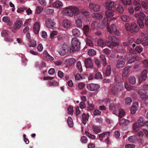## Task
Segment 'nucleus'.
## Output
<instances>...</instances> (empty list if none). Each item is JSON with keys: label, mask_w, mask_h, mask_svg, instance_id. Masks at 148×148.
Masks as SVG:
<instances>
[{"label": "nucleus", "mask_w": 148, "mask_h": 148, "mask_svg": "<svg viewBox=\"0 0 148 148\" xmlns=\"http://www.w3.org/2000/svg\"><path fill=\"white\" fill-rule=\"evenodd\" d=\"M62 13L63 14H66L71 17L73 16V13L74 14V15H77L79 14V9L77 7L71 6L64 10Z\"/></svg>", "instance_id": "1"}, {"label": "nucleus", "mask_w": 148, "mask_h": 148, "mask_svg": "<svg viewBox=\"0 0 148 148\" xmlns=\"http://www.w3.org/2000/svg\"><path fill=\"white\" fill-rule=\"evenodd\" d=\"M80 43L77 38H73L71 41V51L73 52L74 51H78L80 47Z\"/></svg>", "instance_id": "2"}, {"label": "nucleus", "mask_w": 148, "mask_h": 148, "mask_svg": "<svg viewBox=\"0 0 148 148\" xmlns=\"http://www.w3.org/2000/svg\"><path fill=\"white\" fill-rule=\"evenodd\" d=\"M125 27L127 31L132 33L137 32L139 30V27L134 23H132L131 26L129 24L126 23L125 24Z\"/></svg>", "instance_id": "3"}, {"label": "nucleus", "mask_w": 148, "mask_h": 148, "mask_svg": "<svg viewBox=\"0 0 148 148\" xmlns=\"http://www.w3.org/2000/svg\"><path fill=\"white\" fill-rule=\"evenodd\" d=\"M69 49L68 45L64 43L60 46L58 52L60 55L63 56L67 53Z\"/></svg>", "instance_id": "4"}, {"label": "nucleus", "mask_w": 148, "mask_h": 148, "mask_svg": "<svg viewBox=\"0 0 148 148\" xmlns=\"http://www.w3.org/2000/svg\"><path fill=\"white\" fill-rule=\"evenodd\" d=\"M23 23L22 21L18 20L16 21L13 25V27H11L10 29L13 33H16L17 29H19L22 26Z\"/></svg>", "instance_id": "5"}, {"label": "nucleus", "mask_w": 148, "mask_h": 148, "mask_svg": "<svg viewBox=\"0 0 148 148\" xmlns=\"http://www.w3.org/2000/svg\"><path fill=\"white\" fill-rule=\"evenodd\" d=\"M100 86L96 84L91 83L87 84V88L90 91H95L97 90L99 88Z\"/></svg>", "instance_id": "6"}, {"label": "nucleus", "mask_w": 148, "mask_h": 148, "mask_svg": "<svg viewBox=\"0 0 148 148\" xmlns=\"http://www.w3.org/2000/svg\"><path fill=\"white\" fill-rule=\"evenodd\" d=\"M45 22L47 27L49 28H52L56 24V23L54 20L51 18L46 19Z\"/></svg>", "instance_id": "7"}, {"label": "nucleus", "mask_w": 148, "mask_h": 148, "mask_svg": "<svg viewBox=\"0 0 148 148\" xmlns=\"http://www.w3.org/2000/svg\"><path fill=\"white\" fill-rule=\"evenodd\" d=\"M125 64V59L123 58L122 56H121L118 61L116 64V68L118 69H121L124 66Z\"/></svg>", "instance_id": "8"}, {"label": "nucleus", "mask_w": 148, "mask_h": 148, "mask_svg": "<svg viewBox=\"0 0 148 148\" xmlns=\"http://www.w3.org/2000/svg\"><path fill=\"white\" fill-rule=\"evenodd\" d=\"M89 8L92 10L96 12L99 11L100 9V7L99 5L92 3L89 4Z\"/></svg>", "instance_id": "9"}, {"label": "nucleus", "mask_w": 148, "mask_h": 148, "mask_svg": "<svg viewBox=\"0 0 148 148\" xmlns=\"http://www.w3.org/2000/svg\"><path fill=\"white\" fill-rule=\"evenodd\" d=\"M109 39L115 46H118L119 45V41L116 37L112 36H110L109 37Z\"/></svg>", "instance_id": "10"}, {"label": "nucleus", "mask_w": 148, "mask_h": 148, "mask_svg": "<svg viewBox=\"0 0 148 148\" xmlns=\"http://www.w3.org/2000/svg\"><path fill=\"white\" fill-rule=\"evenodd\" d=\"M85 66L87 68H93L92 59L90 58L86 59L84 60Z\"/></svg>", "instance_id": "11"}, {"label": "nucleus", "mask_w": 148, "mask_h": 148, "mask_svg": "<svg viewBox=\"0 0 148 148\" xmlns=\"http://www.w3.org/2000/svg\"><path fill=\"white\" fill-rule=\"evenodd\" d=\"M108 21V18L107 17H105L102 21L101 24H102L105 27V25H106L108 32L110 34H112V32L110 29V27H109V24L107 23Z\"/></svg>", "instance_id": "12"}, {"label": "nucleus", "mask_w": 148, "mask_h": 148, "mask_svg": "<svg viewBox=\"0 0 148 148\" xmlns=\"http://www.w3.org/2000/svg\"><path fill=\"white\" fill-rule=\"evenodd\" d=\"M147 71L144 69L142 73V75L139 77V83L141 84L143 80H145L147 78Z\"/></svg>", "instance_id": "13"}, {"label": "nucleus", "mask_w": 148, "mask_h": 148, "mask_svg": "<svg viewBox=\"0 0 148 148\" xmlns=\"http://www.w3.org/2000/svg\"><path fill=\"white\" fill-rule=\"evenodd\" d=\"M40 24L39 22H36L34 26V31L35 34H37L38 33L40 29Z\"/></svg>", "instance_id": "14"}, {"label": "nucleus", "mask_w": 148, "mask_h": 148, "mask_svg": "<svg viewBox=\"0 0 148 148\" xmlns=\"http://www.w3.org/2000/svg\"><path fill=\"white\" fill-rule=\"evenodd\" d=\"M141 58L138 56L134 55L129 59L128 60V63L129 64H131L132 63L135 62L136 60H140Z\"/></svg>", "instance_id": "15"}, {"label": "nucleus", "mask_w": 148, "mask_h": 148, "mask_svg": "<svg viewBox=\"0 0 148 148\" xmlns=\"http://www.w3.org/2000/svg\"><path fill=\"white\" fill-rule=\"evenodd\" d=\"M109 109L110 111L114 113L116 112L118 108L117 106L115 105L114 104L111 103L109 106Z\"/></svg>", "instance_id": "16"}, {"label": "nucleus", "mask_w": 148, "mask_h": 148, "mask_svg": "<svg viewBox=\"0 0 148 148\" xmlns=\"http://www.w3.org/2000/svg\"><path fill=\"white\" fill-rule=\"evenodd\" d=\"M89 114L85 113H83L82 115V123L84 125H85L87 121H88L89 118Z\"/></svg>", "instance_id": "17"}, {"label": "nucleus", "mask_w": 148, "mask_h": 148, "mask_svg": "<svg viewBox=\"0 0 148 148\" xmlns=\"http://www.w3.org/2000/svg\"><path fill=\"white\" fill-rule=\"evenodd\" d=\"M73 35L75 36L78 37L80 34V31L77 28H75L72 30V31Z\"/></svg>", "instance_id": "18"}, {"label": "nucleus", "mask_w": 148, "mask_h": 148, "mask_svg": "<svg viewBox=\"0 0 148 148\" xmlns=\"http://www.w3.org/2000/svg\"><path fill=\"white\" fill-rule=\"evenodd\" d=\"M100 59L103 66H106L107 63L105 56L103 54L101 55L100 56Z\"/></svg>", "instance_id": "19"}, {"label": "nucleus", "mask_w": 148, "mask_h": 148, "mask_svg": "<svg viewBox=\"0 0 148 148\" xmlns=\"http://www.w3.org/2000/svg\"><path fill=\"white\" fill-rule=\"evenodd\" d=\"M115 8L116 10L119 12L122 13L124 12V8L123 7L119 4H116L115 5Z\"/></svg>", "instance_id": "20"}, {"label": "nucleus", "mask_w": 148, "mask_h": 148, "mask_svg": "<svg viewBox=\"0 0 148 148\" xmlns=\"http://www.w3.org/2000/svg\"><path fill=\"white\" fill-rule=\"evenodd\" d=\"M114 11L111 9H108L106 12V15L108 17H110L113 16Z\"/></svg>", "instance_id": "21"}, {"label": "nucleus", "mask_w": 148, "mask_h": 148, "mask_svg": "<svg viewBox=\"0 0 148 148\" xmlns=\"http://www.w3.org/2000/svg\"><path fill=\"white\" fill-rule=\"evenodd\" d=\"M62 25L65 28H67L71 26V22L68 20H64L62 22Z\"/></svg>", "instance_id": "22"}, {"label": "nucleus", "mask_w": 148, "mask_h": 148, "mask_svg": "<svg viewBox=\"0 0 148 148\" xmlns=\"http://www.w3.org/2000/svg\"><path fill=\"white\" fill-rule=\"evenodd\" d=\"M137 123L140 127L145 126V122L143 121V117L142 116L139 118Z\"/></svg>", "instance_id": "23"}, {"label": "nucleus", "mask_w": 148, "mask_h": 148, "mask_svg": "<svg viewBox=\"0 0 148 148\" xmlns=\"http://www.w3.org/2000/svg\"><path fill=\"white\" fill-rule=\"evenodd\" d=\"M114 3L111 1H108L106 2V8L108 9L112 8L114 7Z\"/></svg>", "instance_id": "24"}, {"label": "nucleus", "mask_w": 148, "mask_h": 148, "mask_svg": "<svg viewBox=\"0 0 148 148\" xmlns=\"http://www.w3.org/2000/svg\"><path fill=\"white\" fill-rule=\"evenodd\" d=\"M53 5L56 8H60L62 6V3L61 1H58L54 3H53Z\"/></svg>", "instance_id": "25"}, {"label": "nucleus", "mask_w": 148, "mask_h": 148, "mask_svg": "<svg viewBox=\"0 0 148 148\" xmlns=\"http://www.w3.org/2000/svg\"><path fill=\"white\" fill-rule=\"evenodd\" d=\"M92 130L96 133H98L100 132L101 131L100 128L98 127L93 125L92 127Z\"/></svg>", "instance_id": "26"}, {"label": "nucleus", "mask_w": 148, "mask_h": 148, "mask_svg": "<svg viewBox=\"0 0 148 148\" xmlns=\"http://www.w3.org/2000/svg\"><path fill=\"white\" fill-rule=\"evenodd\" d=\"M115 87L118 91L122 90L123 88V86L119 83H117L115 85Z\"/></svg>", "instance_id": "27"}, {"label": "nucleus", "mask_w": 148, "mask_h": 148, "mask_svg": "<svg viewBox=\"0 0 148 148\" xmlns=\"http://www.w3.org/2000/svg\"><path fill=\"white\" fill-rule=\"evenodd\" d=\"M92 16L97 19H100L103 18L102 15L98 13H96L92 14Z\"/></svg>", "instance_id": "28"}, {"label": "nucleus", "mask_w": 148, "mask_h": 148, "mask_svg": "<svg viewBox=\"0 0 148 148\" xmlns=\"http://www.w3.org/2000/svg\"><path fill=\"white\" fill-rule=\"evenodd\" d=\"M98 45L101 47H104L105 46V44L104 40L101 38H100L97 42Z\"/></svg>", "instance_id": "29"}, {"label": "nucleus", "mask_w": 148, "mask_h": 148, "mask_svg": "<svg viewBox=\"0 0 148 148\" xmlns=\"http://www.w3.org/2000/svg\"><path fill=\"white\" fill-rule=\"evenodd\" d=\"M108 133V134L109 136L110 134L109 132H104L102 134H101L99 135V138L100 140L102 141L103 140V138H105L106 137V135H107V133Z\"/></svg>", "instance_id": "30"}, {"label": "nucleus", "mask_w": 148, "mask_h": 148, "mask_svg": "<svg viewBox=\"0 0 148 148\" xmlns=\"http://www.w3.org/2000/svg\"><path fill=\"white\" fill-rule=\"evenodd\" d=\"M136 137L135 136H130L128 138V140L131 142L135 143L136 140Z\"/></svg>", "instance_id": "31"}, {"label": "nucleus", "mask_w": 148, "mask_h": 148, "mask_svg": "<svg viewBox=\"0 0 148 148\" xmlns=\"http://www.w3.org/2000/svg\"><path fill=\"white\" fill-rule=\"evenodd\" d=\"M83 29L84 34L87 35L89 31L90 28L88 25H85L84 26Z\"/></svg>", "instance_id": "32"}, {"label": "nucleus", "mask_w": 148, "mask_h": 148, "mask_svg": "<svg viewBox=\"0 0 148 148\" xmlns=\"http://www.w3.org/2000/svg\"><path fill=\"white\" fill-rule=\"evenodd\" d=\"M142 43L144 46H147L148 45V38L147 36L144 38L142 41Z\"/></svg>", "instance_id": "33"}, {"label": "nucleus", "mask_w": 148, "mask_h": 148, "mask_svg": "<svg viewBox=\"0 0 148 148\" xmlns=\"http://www.w3.org/2000/svg\"><path fill=\"white\" fill-rule=\"evenodd\" d=\"M129 82L132 84H134L136 82L135 78L134 76L130 77L129 79Z\"/></svg>", "instance_id": "34"}, {"label": "nucleus", "mask_w": 148, "mask_h": 148, "mask_svg": "<svg viewBox=\"0 0 148 148\" xmlns=\"http://www.w3.org/2000/svg\"><path fill=\"white\" fill-rule=\"evenodd\" d=\"M67 122L69 125L71 127H72L73 123L72 119L71 117H69L67 119Z\"/></svg>", "instance_id": "35"}, {"label": "nucleus", "mask_w": 148, "mask_h": 148, "mask_svg": "<svg viewBox=\"0 0 148 148\" xmlns=\"http://www.w3.org/2000/svg\"><path fill=\"white\" fill-rule=\"evenodd\" d=\"M121 18L122 20L124 21H128L130 20V18L129 16L127 15L122 16L121 17Z\"/></svg>", "instance_id": "36"}, {"label": "nucleus", "mask_w": 148, "mask_h": 148, "mask_svg": "<svg viewBox=\"0 0 148 148\" xmlns=\"http://www.w3.org/2000/svg\"><path fill=\"white\" fill-rule=\"evenodd\" d=\"M80 12L85 16H88L90 14L87 10L84 9H81L80 10Z\"/></svg>", "instance_id": "37"}, {"label": "nucleus", "mask_w": 148, "mask_h": 148, "mask_svg": "<svg viewBox=\"0 0 148 148\" xmlns=\"http://www.w3.org/2000/svg\"><path fill=\"white\" fill-rule=\"evenodd\" d=\"M96 52L94 50L92 49H89L88 51V54L90 56H94L96 55Z\"/></svg>", "instance_id": "38"}, {"label": "nucleus", "mask_w": 148, "mask_h": 148, "mask_svg": "<svg viewBox=\"0 0 148 148\" xmlns=\"http://www.w3.org/2000/svg\"><path fill=\"white\" fill-rule=\"evenodd\" d=\"M140 127L138 124L137 123H135L133 125V129L135 132H137L139 129V127Z\"/></svg>", "instance_id": "39"}, {"label": "nucleus", "mask_w": 148, "mask_h": 148, "mask_svg": "<svg viewBox=\"0 0 148 148\" xmlns=\"http://www.w3.org/2000/svg\"><path fill=\"white\" fill-rule=\"evenodd\" d=\"M9 35V32L7 30H3L2 31L1 35L4 37L5 38L7 37Z\"/></svg>", "instance_id": "40"}, {"label": "nucleus", "mask_w": 148, "mask_h": 148, "mask_svg": "<svg viewBox=\"0 0 148 148\" xmlns=\"http://www.w3.org/2000/svg\"><path fill=\"white\" fill-rule=\"evenodd\" d=\"M77 67L80 72H82V69L81 63L80 62H78L77 63Z\"/></svg>", "instance_id": "41"}, {"label": "nucleus", "mask_w": 148, "mask_h": 148, "mask_svg": "<svg viewBox=\"0 0 148 148\" xmlns=\"http://www.w3.org/2000/svg\"><path fill=\"white\" fill-rule=\"evenodd\" d=\"M43 10V8L38 6L36 7V13L37 14H39Z\"/></svg>", "instance_id": "42"}, {"label": "nucleus", "mask_w": 148, "mask_h": 148, "mask_svg": "<svg viewBox=\"0 0 148 148\" xmlns=\"http://www.w3.org/2000/svg\"><path fill=\"white\" fill-rule=\"evenodd\" d=\"M119 112V116L121 118L125 115V112L122 109H120Z\"/></svg>", "instance_id": "43"}, {"label": "nucleus", "mask_w": 148, "mask_h": 148, "mask_svg": "<svg viewBox=\"0 0 148 148\" xmlns=\"http://www.w3.org/2000/svg\"><path fill=\"white\" fill-rule=\"evenodd\" d=\"M111 73V67L110 65L108 66L106 73V75L109 76Z\"/></svg>", "instance_id": "44"}, {"label": "nucleus", "mask_w": 148, "mask_h": 148, "mask_svg": "<svg viewBox=\"0 0 148 148\" xmlns=\"http://www.w3.org/2000/svg\"><path fill=\"white\" fill-rule=\"evenodd\" d=\"M98 23L97 21H94L91 24V27L92 29H95L97 27Z\"/></svg>", "instance_id": "45"}, {"label": "nucleus", "mask_w": 148, "mask_h": 148, "mask_svg": "<svg viewBox=\"0 0 148 148\" xmlns=\"http://www.w3.org/2000/svg\"><path fill=\"white\" fill-rule=\"evenodd\" d=\"M137 22L138 24L139 25L140 27L141 28H143L144 27V24L140 19H138L137 20Z\"/></svg>", "instance_id": "46"}, {"label": "nucleus", "mask_w": 148, "mask_h": 148, "mask_svg": "<svg viewBox=\"0 0 148 148\" xmlns=\"http://www.w3.org/2000/svg\"><path fill=\"white\" fill-rule=\"evenodd\" d=\"M106 43L107 45L111 48H113L115 46L114 45L112 44V42L109 41H107L106 42Z\"/></svg>", "instance_id": "47"}, {"label": "nucleus", "mask_w": 148, "mask_h": 148, "mask_svg": "<svg viewBox=\"0 0 148 148\" xmlns=\"http://www.w3.org/2000/svg\"><path fill=\"white\" fill-rule=\"evenodd\" d=\"M132 102V99L130 97H127L125 99L126 104L130 105Z\"/></svg>", "instance_id": "48"}, {"label": "nucleus", "mask_w": 148, "mask_h": 148, "mask_svg": "<svg viewBox=\"0 0 148 148\" xmlns=\"http://www.w3.org/2000/svg\"><path fill=\"white\" fill-rule=\"evenodd\" d=\"M68 113L70 114H73V107L72 106H70L68 108Z\"/></svg>", "instance_id": "49"}, {"label": "nucleus", "mask_w": 148, "mask_h": 148, "mask_svg": "<svg viewBox=\"0 0 148 148\" xmlns=\"http://www.w3.org/2000/svg\"><path fill=\"white\" fill-rule=\"evenodd\" d=\"M75 59L73 58H71L69 59L68 60V61L69 65L70 66L71 65L75 63Z\"/></svg>", "instance_id": "50"}, {"label": "nucleus", "mask_w": 148, "mask_h": 148, "mask_svg": "<svg viewBox=\"0 0 148 148\" xmlns=\"http://www.w3.org/2000/svg\"><path fill=\"white\" fill-rule=\"evenodd\" d=\"M76 25L78 27H81L82 26V21L79 19H77L76 20Z\"/></svg>", "instance_id": "51"}, {"label": "nucleus", "mask_w": 148, "mask_h": 148, "mask_svg": "<svg viewBox=\"0 0 148 148\" xmlns=\"http://www.w3.org/2000/svg\"><path fill=\"white\" fill-rule=\"evenodd\" d=\"M54 12V10L52 9H48L45 11L46 13L47 14H52Z\"/></svg>", "instance_id": "52"}, {"label": "nucleus", "mask_w": 148, "mask_h": 148, "mask_svg": "<svg viewBox=\"0 0 148 148\" xmlns=\"http://www.w3.org/2000/svg\"><path fill=\"white\" fill-rule=\"evenodd\" d=\"M124 4L126 5H130L132 3L131 0H122Z\"/></svg>", "instance_id": "53"}, {"label": "nucleus", "mask_w": 148, "mask_h": 148, "mask_svg": "<svg viewBox=\"0 0 148 148\" xmlns=\"http://www.w3.org/2000/svg\"><path fill=\"white\" fill-rule=\"evenodd\" d=\"M135 50L138 53H140L143 50V48L140 46H138L135 48Z\"/></svg>", "instance_id": "54"}, {"label": "nucleus", "mask_w": 148, "mask_h": 148, "mask_svg": "<svg viewBox=\"0 0 148 148\" xmlns=\"http://www.w3.org/2000/svg\"><path fill=\"white\" fill-rule=\"evenodd\" d=\"M129 121L127 120H126L124 118L121 119L119 121V124L120 125H122L124 123H125L127 122H128Z\"/></svg>", "instance_id": "55"}, {"label": "nucleus", "mask_w": 148, "mask_h": 148, "mask_svg": "<svg viewBox=\"0 0 148 148\" xmlns=\"http://www.w3.org/2000/svg\"><path fill=\"white\" fill-rule=\"evenodd\" d=\"M140 96L141 99L143 101H146L148 99V96L146 95V94H145Z\"/></svg>", "instance_id": "56"}, {"label": "nucleus", "mask_w": 148, "mask_h": 148, "mask_svg": "<svg viewBox=\"0 0 148 148\" xmlns=\"http://www.w3.org/2000/svg\"><path fill=\"white\" fill-rule=\"evenodd\" d=\"M86 44L89 46H92L93 45V44L92 41L90 39H87L86 40Z\"/></svg>", "instance_id": "57"}, {"label": "nucleus", "mask_w": 148, "mask_h": 148, "mask_svg": "<svg viewBox=\"0 0 148 148\" xmlns=\"http://www.w3.org/2000/svg\"><path fill=\"white\" fill-rule=\"evenodd\" d=\"M95 77V79H101L102 77V76L99 72H98L96 74Z\"/></svg>", "instance_id": "58"}, {"label": "nucleus", "mask_w": 148, "mask_h": 148, "mask_svg": "<svg viewBox=\"0 0 148 148\" xmlns=\"http://www.w3.org/2000/svg\"><path fill=\"white\" fill-rule=\"evenodd\" d=\"M39 3L43 6H45L46 4L45 0H38Z\"/></svg>", "instance_id": "59"}, {"label": "nucleus", "mask_w": 148, "mask_h": 148, "mask_svg": "<svg viewBox=\"0 0 148 148\" xmlns=\"http://www.w3.org/2000/svg\"><path fill=\"white\" fill-rule=\"evenodd\" d=\"M89 101H88V110H93L94 108V105L92 104H90L89 103Z\"/></svg>", "instance_id": "60"}, {"label": "nucleus", "mask_w": 148, "mask_h": 148, "mask_svg": "<svg viewBox=\"0 0 148 148\" xmlns=\"http://www.w3.org/2000/svg\"><path fill=\"white\" fill-rule=\"evenodd\" d=\"M81 141L82 143H85L87 142V139L85 136H83L81 138Z\"/></svg>", "instance_id": "61"}, {"label": "nucleus", "mask_w": 148, "mask_h": 148, "mask_svg": "<svg viewBox=\"0 0 148 148\" xmlns=\"http://www.w3.org/2000/svg\"><path fill=\"white\" fill-rule=\"evenodd\" d=\"M138 93L140 96L146 94L145 90L143 89L139 90H138Z\"/></svg>", "instance_id": "62"}, {"label": "nucleus", "mask_w": 148, "mask_h": 148, "mask_svg": "<svg viewBox=\"0 0 148 148\" xmlns=\"http://www.w3.org/2000/svg\"><path fill=\"white\" fill-rule=\"evenodd\" d=\"M137 108L134 106H132L131 108V113L132 114H134L136 111Z\"/></svg>", "instance_id": "63"}, {"label": "nucleus", "mask_w": 148, "mask_h": 148, "mask_svg": "<svg viewBox=\"0 0 148 148\" xmlns=\"http://www.w3.org/2000/svg\"><path fill=\"white\" fill-rule=\"evenodd\" d=\"M141 4L143 8L147 9H148V3H147L143 1L142 2Z\"/></svg>", "instance_id": "64"}]
</instances>
